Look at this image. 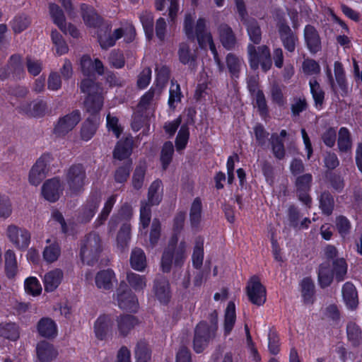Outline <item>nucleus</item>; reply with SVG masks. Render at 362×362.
I'll return each mask as SVG.
<instances>
[{"mask_svg": "<svg viewBox=\"0 0 362 362\" xmlns=\"http://www.w3.org/2000/svg\"><path fill=\"white\" fill-rule=\"evenodd\" d=\"M80 257L82 262L89 266L95 265L103 251V243L100 235L91 232L81 240Z\"/></svg>", "mask_w": 362, "mask_h": 362, "instance_id": "nucleus-1", "label": "nucleus"}, {"mask_svg": "<svg viewBox=\"0 0 362 362\" xmlns=\"http://www.w3.org/2000/svg\"><path fill=\"white\" fill-rule=\"evenodd\" d=\"M65 181L71 196H78L84 190L86 173L81 163L73 164L65 170Z\"/></svg>", "mask_w": 362, "mask_h": 362, "instance_id": "nucleus-2", "label": "nucleus"}, {"mask_svg": "<svg viewBox=\"0 0 362 362\" xmlns=\"http://www.w3.org/2000/svg\"><path fill=\"white\" fill-rule=\"evenodd\" d=\"M186 243L184 241L175 247L170 243L164 250L161 258V267L164 272H170L173 261L175 267H181L186 259Z\"/></svg>", "mask_w": 362, "mask_h": 362, "instance_id": "nucleus-3", "label": "nucleus"}, {"mask_svg": "<svg viewBox=\"0 0 362 362\" xmlns=\"http://www.w3.org/2000/svg\"><path fill=\"white\" fill-rule=\"evenodd\" d=\"M247 54L252 69H257L259 64L265 72L271 69L272 62L269 48L267 45L259 46L257 49L254 45L249 44L247 45Z\"/></svg>", "mask_w": 362, "mask_h": 362, "instance_id": "nucleus-4", "label": "nucleus"}, {"mask_svg": "<svg viewBox=\"0 0 362 362\" xmlns=\"http://www.w3.org/2000/svg\"><path fill=\"white\" fill-rule=\"evenodd\" d=\"M216 327H210L206 322H200L194 329L193 349L195 352L202 353L208 346L210 340L215 337Z\"/></svg>", "mask_w": 362, "mask_h": 362, "instance_id": "nucleus-5", "label": "nucleus"}, {"mask_svg": "<svg viewBox=\"0 0 362 362\" xmlns=\"http://www.w3.org/2000/svg\"><path fill=\"white\" fill-rule=\"evenodd\" d=\"M278 34L284 49L288 52H295L298 44L296 33L291 28L286 20H279L276 24Z\"/></svg>", "mask_w": 362, "mask_h": 362, "instance_id": "nucleus-6", "label": "nucleus"}, {"mask_svg": "<svg viewBox=\"0 0 362 362\" xmlns=\"http://www.w3.org/2000/svg\"><path fill=\"white\" fill-rule=\"evenodd\" d=\"M246 293L249 300L255 305L260 306L266 302V288L257 276L250 279L246 286Z\"/></svg>", "mask_w": 362, "mask_h": 362, "instance_id": "nucleus-7", "label": "nucleus"}, {"mask_svg": "<svg viewBox=\"0 0 362 362\" xmlns=\"http://www.w3.org/2000/svg\"><path fill=\"white\" fill-rule=\"evenodd\" d=\"M7 236L10 241L19 250H26L30 243V233L24 228L15 225H10L7 228Z\"/></svg>", "mask_w": 362, "mask_h": 362, "instance_id": "nucleus-8", "label": "nucleus"}, {"mask_svg": "<svg viewBox=\"0 0 362 362\" xmlns=\"http://www.w3.org/2000/svg\"><path fill=\"white\" fill-rule=\"evenodd\" d=\"M81 112L78 110L60 117L54 128V134L57 136H64L71 132L81 121Z\"/></svg>", "mask_w": 362, "mask_h": 362, "instance_id": "nucleus-9", "label": "nucleus"}, {"mask_svg": "<svg viewBox=\"0 0 362 362\" xmlns=\"http://www.w3.org/2000/svg\"><path fill=\"white\" fill-rule=\"evenodd\" d=\"M118 306L126 310L136 311L138 301L135 294L127 288L125 284H120L116 291Z\"/></svg>", "mask_w": 362, "mask_h": 362, "instance_id": "nucleus-10", "label": "nucleus"}, {"mask_svg": "<svg viewBox=\"0 0 362 362\" xmlns=\"http://www.w3.org/2000/svg\"><path fill=\"white\" fill-rule=\"evenodd\" d=\"M63 191V184L58 177L46 180L42 186V194L49 202H57Z\"/></svg>", "mask_w": 362, "mask_h": 362, "instance_id": "nucleus-11", "label": "nucleus"}, {"mask_svg": "<svg viewBox=\"0 0 362 362\" xmlns=\"http://www.w3.org/2000/svg\"><path fill=\"white\" fill-rule=\"evenodd\" d=\"M312 180V175L305 173L297 177L295 182L298 199L309 208L312 202V199L309 195Z\"/></svg>", "mask_w": 362, "mask_h": 362, "instance_id": "nucleus-12", "label": "nucleus"}, {"mask_svg": "<svg viewBox=\"0 0 362 362\" xmlns=\"http://www.w3.org/2000/svg\"><path fill=\"white\" fill-rule=\"evenodd\" d=\"M49 163V156L44 155L41 156L32 167L29 173V182L32 185H39L45 178Z\"/></svg>", "mask_w": 362, "mask_h": 362, "instance_id": "nucleus-13", "label": "nucleus"}, {"mask_svg": "<svg viewBox=\"0 0 362 362\" xmlns=\"http://www.w3.org/2000/svg\"><path fill=\"white\" fill-rule=\"evenodd\" d=\"M47 103L42 100L22 103L16 109L20 113L30 117H42L47 110Z\"/></svg>", "mask_w": 362, "mask_h": 362, "instance_id": "nucleus-14", "label": "nucleus"}, {"mask_svg": "<svg viewBox=\"0 0 362 362\" xmlns=\"http://www.w3.org/2000/svg\"><path fill=\"white\" fill-rule=\"evenodd\" d=\"M153 292L157 299L163 304H167L171 298L170 284L163 276H157L153 282Z\"/></svg>", "mask_w": 362, "mask_h": 362, "instance_id": "nucleus-15", "label": "nucleus"}, {"mask_svg": "<svg viewBox=\"0 0 362 362\" xmlns=\"http://www.w3.org/2000/svg\"><path fill=\"white\" fill-rule=\"evenodd\" d=\"M303 35L305 44L310 53L316 54L321 50V39L317 30L313 25H305Z\"/></svg>", "mask_w": 362, "mask_h": 362, "instance_id": "nucleus-16", "label": "nucleus"}, {"mask_svg": "<svg viewBox=\"0 0 362 362\" xmlns=\"http://www.w3.org/2000/svg\"><path fill=\"white\" fill-rule=\"evenodd\" d=\"M100 200V195L97 193L92 194L89 197L80 213L78 218L81 222L88 223L90 221L98 208Z\"/></svg>", "mask_w": 362, "mask_h": 362, "instance_id": "nucleus-17", "label": "nucleus"}, {"mask_svg": "<svg viewBox=\"0 0 362 362\" xmlns=\"http://www.w3.org/2000/svg\"><path fill=\"white\" fill-rule=\"evenodd\" d=\"M219 39L223 47L227 50H232L237 44L236 36L232 28L226 23H221L218 27Z\"/></svg>", "mask_w": 362, "mask_h": 362, "instance_id": "nucleus-18", "label": "nucleus"}, {"mask_svg": "<svg viewBox=\"0 0 362 362\" xmlns=\"http://www.w3.org/2000/svg\"><path fill=\"white\" fill-rule=\"evenodd\" d=\"M343 300L349 310H355L358 305V293L351 282H346L341 289Z\"/></svg>", "mask_w": 362, "mask_h": 362, "instance_id": "nucleus-19", "label": "nucleus"}, {"mask_svg": "<svg viewBox=\"0 0 362 362\" xmlns=\"http://www.w3.org/2000/svg\"><path fill=\"white\" fill-rule=\"evenodd\" d=\"M36 351L37 358L40 362H50L58 355V352L54 346L46 341H41L37 343Z\"/></svg>", "mask_w": 362, "mask_h": 362, "instance_id": "nucleus-20", "label": "nucleus"}, {"mask_svg": "<svg viewBox=\"0 0 362 362\" xmlns=\"http://www.w3.org/2000/svg\"><path fill=\"white\" fill-rule=\"evenodd\" d=\"M81 10L83 20L86 25L97 28L102 25L103 18L92 6L82 4Z\"/></svg>", "mask_w": 362, "mask_h": 362, "instance_id": "nucleus-21", "label": "nucleus"}, {"mask_svg": "<svg viewBox=\"0 0 362 362\" xmlns=\"http://www.w3.org/2000/svg\"><path fill=\"white\" fill-rule=\"evenodd\" d=\"M163 199V183L159 179L153 181L148 190L147 201H142V203L150 206L158 205Z\"/></svg>", "mask_w": 362, "mask_h": 362, "instance_id": "nucleus-22", "label": "nucleus"}, {"mask_svg": "<svg viewBox=\"0 0 362 362\" xmlns=\"http://www.w3.org/2000/svg\"><path fill=\"white\" fill-rule=\"evenodd\" d=\"M104 98L101 93L87 95L83 104L86 110L91 115L98 114L102 109Z\"/></svg>", "mask_w": 362, "mask_h": 362, "instance_id": "nucleus-23", "label": "nucleus"}, {"mask_svg": "<svg viewBox=\"0 0 362 362\" xmlns=\"http://www.w3.org/2000/svg\"><path fill=\"white\" fill-rule=\"evenodd\" d=\"M40 335L47 339L54 338L57 334L56 323L49 317L42 318L37 323Z\"/></svg>", "mask_w": 362, "mask_h": 362, "instance_id": "nucleus-24", "label": "nucleus"}, {"mask_svg": "<svg viewBox=\"0 0 362 362\" xmlns=\"http://www.w3.org/2000/svg\"><path fill=\"white\" fill-rule=\"evenodd\" d=\"M63 279V272L56 269L45 274L44 276V286L47 292H52L59 286Z\"/></svg>", "mask_w": 362, "mask_h": 362, "instance_id": "nucleus-25", "label": "nucleus"}, {"mask_svg": "<svg viewBox=\"0 0 362 362\" xmlns=\"http://www.w3.org/2000/svg\"><path fill=\"white\" fill-rule=\"evenodd\" d=\"M246 26L249 38L254 44L259 45L262 40V30L257 21L255 18H248L243 22Z\"/></svg>", "mask_w": 362, "mask_h": 362, "instance_id": "nucleus-26", "label": "nucleus"}, {"mask_svg": "<svg viewBox=\"0 0 362 362\" xmlns=\"http://www.w3.org/2000/svg\"><path fill=\"white\" fill-rule=\"evenodd\" d=\"M115 273L111 269H104L97 273L95 281L96 286L100 289L109 290L112 287V279Z\"/></svg>", "mask_w": 362, "mask_h": 362, "instance_id": "nucleus-27", "label": "nucleus"}, {"mask_svg": "<svg viewBox=\"0 0 362 362\" xmlns=\"http://www.w3.org/2000/svg\"><path fill=\"white\" fill-rule=\"evenodd\" d=\"M112 327L111 318L109 315H100L95 322L94 329L96 337L103 339Z\"/></svg>", "mask_w": 362, "mask_h": 362, "instance_id": "nucleus-28", "label": "nucleus"}, {"mask_svg": "<svg viewBox=\"0 0 362 362\" xmlns=\"http://www.w3.org/2000/svg\"><path fill=\"white\" fill-rule=\"evenodd\" d=\"M317 277L318 283L321 288H325L331 285L334 276L329 262H324L320 264Z\"/></svg>", "mask_w": 362, "mask_h": 362, "instance_id": "nucleus-29", "label": "nucleus"}, {"mask_svg": "<svg viewBox=\"0 0 362 362\" xmlns=\"http://www.w3.org/2000/svg\"><path fill=\"white\" fill-rule=\"evenodd\" d=\"M117 322L120 334L127 336L129 331L138 323V320L132 315H123L117 318Z\"/></svg>", "mask_w": 362, "mask_h": 362, "instance_id": "nucleus-30", "label": "nucleus"}, {"mask_svg": "<svg viewBox=\"0 0 362 362\" xmlns=\"http://www.w3.org/2000/svg\"><path fill=\"white\" fill-rule=\"evenodd\" d=\"M178 56L180 62L183 64H189V66L194 68L197 56L191 52L189 46L186 42L180 44L178 49Z\"/></svg>", "mask_w": 362, "mask_h": 362, "instance_id": "nucleus-31", "label": "nucleus"}, {"mask_svg": "<svg viewBox=\"0 0 362 362\" xmlns=\"http://www.w3.org/2000/svg\"><path fill=\"white\" fill-rule=\"evenodd\" d=\"M332 272L337 282L344 280L347 274L348 266L343 257L337 258L332 262Z\"/></svg>", "mask_w": 362, "mask_h": 362, "instance_id": "nucleus-32", "label": "nucleus"}, {"mask_svg": "<svg viewBox=\"0 0 362 362\" xmlns=\"http://www.w3.org/2000/svg\"><path fill=\"white\" fill-rule=\"evenodd\" d=\"M300 286L304 303L307 304L313 303L315 295V284L313 280L309 277L304 278L301 281Z\"/></svg>", "mask_w": 362, "mask_h": 362, "instance_id": "nucleus-33", "label": "nucleus"}, {"mask_svg": "<svg viewBox=\"0 0 362 362\" xmlns=\"http://www.w3.org/2000/svg\"><path fill=\"white\" fill-rule=\"evenodd\" d=\"M226 66L232 78H238L242 66L241 59L233 53H228L226 57Z\"/></svg>", "mask_w": 362, "mask_h": 362, "instance_id": "nucleus-34", "label": "nucleus"}, {"mask_svg": "<svg viewBox=\"0 0 362 362\" xmlns=\"http://www.w3.org/2000/svg\"><path fill=\"white\" fill-rule=\"evenodd\" d=\"M204 259V239L199 236L196 238L195 245L192 256L193 267L197 269H200Z\"/></svg>", "mask_w": 362, "mask_h": 362, "instance_id": "nucleus-35", "label": "nucleus"}, {"mask_svg": "<svg viewBox=\"0 0 362 362\" xmlns=\"http://www.w3.org/2000/svg\"><path fill=\"white\" fill-rule=\"evenodd\" d=\"M111 28L107 25L98 32V40L102 49H107L115 44V38L111 35Z\"/></svg>", "mask_w": 362, "mask_h": 362, "instance_id": "nucleus-36", "label": "nucleus"}, {"mask_svg": "<svg viewBox=\"0 0 362 362\" xmlns=\"http://www.w3.org/2000/svg\"><path fill=\"white\" fill-rule=\"evenodd\" d=\"M235 306L233 301H230L225 312L224 334L228 335L232 331L235 322Z\"/></svg>", "mask_w": 362, "mask_h": 362, "instance_id": "nucleus-37", "label": "nucleus"}, {"mask_svg": "<svg viewBox=\"0 0 362 362\" xmlns=\"http://www.w3.org/2000/svg\"><path fill=\"white\" fill-rule=\"evenodd\" d=\"M130 264L137 271H143L146 267V255L140 248H134L131 254Z\"/></svg>", "mask_w": 362, "mask_h": 362, "instance_id": "nucleus-38", "label": "nucleus"}, {"mask_svg": "<svg viewBox=\"0 0 362 362\" xmlns=\"http://www.w3.org/2000/svg\"><path fill=\"white\" fill-rule=\"evenodd\" d=\"M202 200L199 197H197L194 199L189 211L190 223L193 228H197L199 226L202 219Z\"/></svg>", "mask_w": 362, "mask_h": 362, "instance_id": "nucleus-39", "label": "nucleus"}, {"mask_svg": "<svg viewBox=\"0 0 362 362\" xmlns=\"http://www.w3.org/2000/svg\"><path fill=\"white\" fill-rule=\"evenodd\" d=\"M320 208L323 214L329 216L332 214L334 207V200L333 196L328 191L321 193L320 198Z\"/></svg>", "mask_w": 362, "mask_h": 362, "instance_id": "nucleus-40", "label": "nucleus"}, {"mask_svg": "<svg viewBox=\"0 0 362 362\" xmlns=\"http://www.w3.org/2000/svg\"><path fill=\"white\" fill-rule=\"evenodd\" d=\"M19 329L18 325L13 322H6L0 324V336L13 341L19 338Z\"/></svg>", "mask_w": 362, "mask_h": 362, "instance_id": "nucleus-41", "label": "nucleus"}, {"mask_svg": "<svg viewBox=\"0 0 362 362\" xmlns=\"http://www.w3.org/2000/svg\"><path fill=\"white\" fill-rule=\"evenodd\" d=\"M334 75L336 81L341 90V95L346 96L349 93L348 85L342 64L339 62H334Z\"/></svg>", "mask_w": 362, "mask_h": 362, "instance_id": "nucleus-42", "label": "nucleus"}, {"mask_svg": "<svg viewBox=\"0 0 362 362\" xmlns=\"http://www.w3.org/2000/svg\"><path fill=\"white\" fill-rule=\"evenodd\" d=\"M195 38H197L199 45L201 48L206 47V40L209 35H211L210 33L206 31V21L204 18H199L195 26Z\"/></svg>", "mask_w": 362, "mask_h": 362, "instance_id": "nucleus-43", "label": "nucleus"}, {"mask_svg": "<svg viewBox=\"0 0 362 362\" xmlns=\"http://www.w3.org/2000/svg\"><path fill=\"white\" fill-rule=\"evenodd\" d=\"M269 142L274 156L279 160L283 159L286 153L283 140L276 133H274L269 139Z\"/></svg>", "mask_w": 362, "mask_h": 362, "instance_id": "nucleus-44", "label": "nucleus"}, {"mask_svg": "<svg viewBox=\"0 0 362 362\" xmlns=\"http://www.w3.org/2000/svg\"><path fill=\"white\" fill-rule=\"evenodd\" d=\"M5 270L8 278L15 276L17 272V262L13 250H8L5 252Z\"/></svg>", "mask_w": 362, "mask_h": 362, "instance_id": "nucleus-45", "label": "nucleus"}, {"mask_svg": "<svg viewBox=\"0 0 362 362\" xmlns=\"http://www.w3.org/2000/svg\"><path fill=\"white\" fill-rule=\"evenodd\" d=\"M337 145L341 152H347L351 148L352 141L350 132L346 127H341L339 131Z\"/></svg>", "mask_w": 362, "mask_h": 362, "instance_id": "nucleus-46", "label": "nucleus"}, {"mask_svg": "<svg viewBox=\"0 0 362 362\" xmlns=\"http://www.w3.org/2000/svg\"><path fill=\"white\" fill-rule=\"evenodd\" d=\"M49 12L55 24L64 32H66L65 16L62 10L55 4L49 5Z\"/></svg>", "mask_w": 362, "mask_h": 362, "instance_id": "nucleus-47", "label": "nucleus"}, {"mask_svg": "<svg viewBox=\"0 0 362 362\" xmlns=\"http://www.w3.org/2000/svg\"><path fill=\"white\" fill-rule=\"evenodd\" d=\"M127 281L135 291H143L146 286V277L138 274L128 272L127 274Z\"/></svg>", "mask_w": 362, "mask_h": 362, "instance_id": "nucleus-48", "label": "nucleus"}, {"mask_svg": "<svg viewBox=\"0 0 362 362\" xmlns=\"http://www.w3.org/2000/svg\"><path fill=\"white\" fill-rule=\"evenodd\" d=\"M156 90L157 95H160L162 89L168 82L170 78V69L166 66H162L160 68L156 69Z\"/></svg>", "mask_w": 362, "mask_h": 362, "instance_id": "nucleus-49", "label": "nucleus"}, {"mask_svg": "<svg viewBox=\"0 0 362 362\" xmlns=\"http://www.w3.org/2000/svg\"><path fill=\"white\" fill-rule=\"evenodd\" d=\"M346 333L351 344L355 347L358 346L361 341V331L359 327L355 322H350L346 326Z\"/></svg>", "mask_w": 362, "mask_h": 362, "instance_id": "nucleus-50", "label": "nucleus"}, {"mask_svg": "<svg viewBox=\"0 0 362 362\" xmlns=\"http://www.w3.org/2000/svg\"><path fill=\"white\" fill-rule=\"evenodd\" d=\"M132 153V144L130 141L118 143L113 151V157L122 160L129 157Z\"/></svg>", "mask_w": 362, "mask_h": 362, "instance_id": "nucleus-51", "label": "nucleus"}, {"mask_svg": "<svg viewBox=\"0 0 362 362\" xmlns=\"http://www.w3.org/2000/svg\"><path fill=\"white\" fill-rule=\"evenodd\" d=\"M135 358L136 362H149L151 360V351L145 341H139L135 349Z\"/></svg>", "mask_w": 362, "mask_h": 362, "instance_id": "nucleus-52", "label": "nucleus"}, {"mask_svg": "<svg viewBox=\"0 0 362 362\" xmlns=\"http://www.w3.org/2000/svg\"><path fill=\"white\" fill-rule=\"evenodd\" d=\"M174 153V146L171 141L164 143L160 152V161L162 167L166 170L172 161Z\"/></svg>", "mask_w": 362, "mask_h": 362, "instance_id": "nucleus-53", "label": "nucleus"}, {"mask_svg": "<svg viewBox=\"0 0 362 362\" xmlns=\"http://www.w3.org/2000/svg\"><path fill=\"white\" fill-rule=\"evenodd\" d=\"M80 89L82 93L87 94V95L102 92V88L99 83L90 78H86L81 81Z\"/></svg>", "mask_w": 362, "mask_h": 362, "instance_id": "nucleus-54", "label": "nucleus"}, {"mask_svg": "<svg viewBox=\"0 0 362 362\" xmlns=\"http://www.w3.org/2000/svg\"><path fill=\"white\" fill-rule=\"evenodd\" d=\"M98 129L96 121L88 118L82 124L81 129V136L83 140L88 141L95 134Z\"/></svg>", "mask_w": 362, "mask_h": 362, "instance_id": "nucleus-55", "label": "nucleus"}, {"mask_svg": "<svg viewBox=\"0 0 362 362\" xmlns=\"http://www.w3.org/2000/svg\"><path fill=\"white\" fill-rule=\"evenodd\" d=\"M8 69L13 73V77L21 78L24 74L23 64L21 62V56L12 55L8 63Z\"/></svg>", "mask_w": 362, "mask_h": 362, "instance_id": "nucleus-56", "label": "nucleus"}, {"mask_svg": "<svg viewBox=\"0 0 362 362\" xmlns=\"http://www.w3.org/2000/svg\"><path fill=\"white\" fill-rule=\"evenodd\" d=\"M140 21L142 23L145 34L148 40L153 37V16L151 13L145 11L140 16Z\"/></svg>", "mask_w": 362, "mask_h": 362, "instance_id": "nucleus-57", "label": "nucleus"}, {"mask_svg": "<svg viewBox=\"0 0 362 362\" xmlns=\"http://www.w3.org/2000/svg\"><path fill=\"white\" fill-rule=\"evenodd\" d=\"M131 236V225L128 222L124 223L119 228L117 233V245L122 249H124L128 244Z\"/></svg>", "mask_w": 362, "mask_h": 362, "instance_id": "nucleus-58", "label": "nucleus"}, {"mask_svg": "<svg viewBox=\"0 0 362 362\" xmlns=\"http://www.w3.org/2000/svg\"><path fill=\"white\" fill-rule=\"evenodd\" d=\"M132 162L131 160L124 161L122 166H119L115 172V180L117 182L123 183L127 181L132 169Z\"/></svg>", "mask_w": 362, "mask_h": 362, "instance_id": "nucleus-59", "label": "nucleus"}, {"mask_svg": "<svg viewBox=\"0 0 362 362\" xmlns=\"http://www.w3.org/2000/svg\"><path fill=\"white\" fill-rule=\"evenodd\" d=\"M61 253L60 247L58 243H54L45 247L43 251V258L49 263L55 262Z\"/></svg>", "mask_w": 362, "mask_h": 362, "instance_id": "nucleus-60", "label": "nucleus"}, {"mask_svg": "<svg viewBox=\"0 0 362 362\" xmlns=\"http://www.w3.org/2000/svg\"><path fill=\"white\" fill-rule=\"evenodd\" d=\"M310 92L316 107H321L324 102L325 92L316 80L310 81Z\"/></svg>", "mask_w": 362, "mask_h": 362, "instance_id": "nucleus-61", "label": "nucleus"}, {"mask_svg": "<svg viewBox=\"0 0 362 362\" xmlns=\"http://www.w3.org/2000/svg\"><path fill=\"white\" fill-rule=\"evenodd\" d=\"M189 136V131L187 125L181 126L175 139V146L177 151H181L186 147Z\"/></svg>", "mask_w": 362, "mask_h": 362, "instance_id": "nucleus-62", "label": "nucleus"}, {"mask_svg": "<svg viewBox=\"0 0 362 362\" xmlns=\"http://www.w3.org/2000/svg\"><path fill=\"white\" fill-rule=\"evenodd\" d=\"M146 174V168L144 165L137 166L132 175V186L134 189L139 190L144 185Z\"/></svg>", "mask_w": 362, "mask_h": 362, "instance_id": "nucleus-63", "label": "nucleus"}, {"mask_svg": "<svg viewBox=\"0 0 362 362\" xmlns=\"http://www.w3.org/2000/svg\"><path fill=\"white\" fill-rule=\"evenodd\" d=\"M326 177L331 187L337 192H341L344 187V181L343 177L335 173H326Z\"/></svg>", "mask_w": 362, "mask_h": 362, "instance_id": "nucleus-64", "label": "nucleus"}]
</instances>
